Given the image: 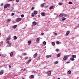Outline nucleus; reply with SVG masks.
Returning a JSON list of instances; mask_svg holds the SVG:
<instances>
[{"instance_id":"nucleus-1","label":"nucleus","mask_w":79,"mask_h":79,"mask_svg":"<svg viewBox=\"0 0 79 79\" xmlns=\"http://www.w3.org/2000/svg\"><path fill=\"white\" fill-rule=\"evenodd\" d=\"M21 21V18H18L16 19V22L17 23H18V22H19V21Z\"/></svg>"},{"instance_id":"nucleus-2","label":"nucleus","mask_w":79,"mask_h":79,"mask_svg":"<svg viewBox=\"0 0 79 79\" xmlns=\"http://www.w3.org/2000/svg\"><path fill=\"white\" fill-rule=\"evenodd\" d=\"M10 5V4H7L6 5L4 6V8H8V7H9V6Z\"/></svg>"},{"instance_id":"nucleus-3","label":"nucleus","mask_w":79,"mask_h":79,"mask_svg":"<svg viewBox=\"0 0 79 79\" xmlns=\"http://www.w3.org/2000/svg\"><path fill=\"white\" fill-rule=\"evenodd\" d=\"M64 60H66L68 59V56H64L63 58Z\"/></svg>"},{"instance_id":"nucleus-4","label":"nucleus","mask_w":79,"mask_h":79,"mask_svg":"<svg viewBox=\"0 0 79 79\" xmlns=\"http://www.w3.org/2000/svg\"><path fill=\"white\" fill-rule=\"evenodd\" d=\"M48 76H51L52 72L50 71H49L48 72Z\"/></svg>"},{"instance_id":"nucleus-5","label":"nucleus","mask_w":79,"mask_h":79,"mask_svg":"<svg viewBox=\"0 0 79 79\" xmlns=\"http://www.w3.org/2000/svg\"><path fill=\"white\" fill-rule=\"evenodd\" d=\"M69 31H67L66 32V34H65V35H66V36L68 35H69Z\"/></svg>"},{"instance_id":"nucleus-6","label":"nucleus","mask_w":79,"mask_h":79,"mask_svg":"<svg viewBox=\"0 0 79 79\" xmlns=\"http://www.w3.org/2000/svg\"><path fill=\"white\" fill-rule=\"evenodd\" d=\"M32 24L33 26H35L37 24V22H33L32 23Z\"/></svg>"},{"instance_id":"nucleus-7","label":"nucleus","mask_w":79,"mask_h":79,"mask_svg":"<svg viewBox=\"0 0 79 79\" xmlns=\"http://www.w3.org/2000/svg\"><path fill=\"white\" fill-rule=\"evenodd\" d=\"M41 16H45L46 14H45V13L42 12L41 14Z\"/></svg>"},{"instance_id":"nucleus-8","label":"nucleus","mask_w":79,"mask_h":79,"mask_svg":"<svg viewBox=\"0 0 79 79\" xmlns=\"http://www.w3.org/2000/svg\"><path fill=\"white\" fill-rule=\"evenodd\" d=\"M13 10H14V8L13 7H11L10 9V11H12Z\"/></svg>"},{"instance_id":"nucleus-9","label":"nucleus","mask_w":79,"mask_h":79,"mask_svg":"<svg viewBox=\"0 0 79 79\" xmlns=\"http://www.w3.org/2000/svg\"><path fill=\"white\" fill-rule=\"evenodd\" d=\"M10 40V37H8L6 39V41H8Z\"/></svg>"},{"instance_id":"nucleus-10","label":"nucleus","mask_w":79,"mask_h":79,"mask_svg":"<svg viewBox=\"0 0 79 79\" xmlns=\"http://www.w3.org/2000/svg\"><path fill=\"white\" fill-rule=\"evenodd\" d=\"M52 56V55H47L46 56V57L47 58H50Z\"/></svg>"},{"instance_id":"nucleus-11","label":"nucleus","mask_w":79,"mask_h":79,"mask_svg":"<svg viewBox=\"0 0 79 79\" xmlns=\"http://www.w3.org/2000/svg\"><path fill=\"white\" fill-rule=\"evenodd\" d=\"M40 38V37L37 38L36 39V42H37V43H39V41L40 40L39 39Z\"/></svg>"},{"instance_id":"nucleus-12","label":"nucleus","mask_w":79,"mask_h":79,"mask_svg":"<svg viewBox=\"0 0 79 79\" xmlns=\"http://www.w3.org/2000/svg\"><path fill=\"white\" fill-rule=\"evenodd\" d=\"M62 21H64L66 20V18L64 17H62L61 19Z\"/></svg>"},{"instance_id":"nucleus-13","label":"nucleus","mask_w":79,"mask_h":79,"mask_svg":"<svg viewBox=\"0 0 79 79\" xmlns=\"http://www.w3.org/2000/svg\"><path fill=\"white\" fill-rule=\"evenodd\" d=\"M45 6V5H44V4H42L41 5V8H43Z\"/></svg>"},{"instance_id":"nucleus-14","label":"nucleus","mask_w":79,"mask_h":79,"mask_svg":"<svg viewBox=\"0 0 79 79\" xmlns=\"http://www.w3.org/2000/svg\"><path fill=\"white\" fill-rule=\"evenodd\" d=\"M38 55L37 53H35V54H34V58H36V57H37V56Z\"/></svg>"},{"instance_id":"nucleus-15","label":"nucleus","mask_w":79,"mask_h":79,"mask_svg":"<svg viewBox=\"0 0 79 79\" xmlns=\"http://www.w3.org/2000/svg\"><path fill=\"white\" fill-rule=\"evenodd\" d=\"M53 6H50L49 9L50 10H52V9H53Z\"/></svg>"},{"instance_id":"nucleus-16","label":"nucleus","mask_w":79,"mask_h":79,"mask_svg":"<svg viewBox=\"0 0 79 79\" xmlns=\"http://www.w3.org/2000/svg\"><path fill=\"white\" fill-rule=\"evenodd\" d=\"M13 52H12L10 53V56H13Z\"/></svg>"},{"instance_id":"nucleus-17","label":"nucleus","mask_w":79,"mask_h":79,"mask_svg":"<svg viewBox=\"0 0 79 79\" xmlns=\"http://www.w3.org/2000/svg\"><path fill=\"white\" fill-rule=\"evenodd\" d=\"M67 16V15L65 14H63V17H66Z\"/></svg>"},{"instance_id":"nucleus-18","label":"nucleus","mask_w":79,"mask_h":79,"mask_svg":"<svg viewBox=\"0 0 79 79\" xmlns=\"http://www.w3.org/2000/svg\"><path fill=\"white\" fill-rule=\"evenodd\" d=\"M31 44V41H29L28 42V45H30Z\"/></svg>"},{"instance_id":"nucleus-19","label":"nucleus","mask_w":79,"mask_h":79,"mask_svg":"<svg viewBox=\"0 0 79 79\" xmlns=\"http://www.w3.org/2000/svg\"><path fill=\"white\" fill-rule=\"evenodd\" d=\"M67 73L68 74H71V71L70 70L68 71L67 72Z\"/></svg>"},{"instance_id":"nucleus-20","label":"nucleus","mask_w":79,"mask_h":79,"mask_svg":"<svg viewBox=\"0 0 79 79\" xmlns=\"http://www.w3.org/2000/svg\"><path fill=\"white\" fill-rule=\"evenodd\" d=\"M16 27H17V25H15L13 26V28H14V29H15V28H16Z\"/></svg>"},{"instance_id":"nucleus-21","label":"nucleus","mask_w":79,"mask_h":79,"mask_svg":"<svg viewBox=\"0 0 79 79\" xmlns=\"http://www.w3.org/2000/svg\"><path fill=\"white\" fill-rule=\"evenodd\" d=\"M52 45L53 46H54L55 45V43L54 42H52Z\"/></svg>"},{"instance_id":"nucleus-22","label":"nucleus","mask_w":79,"mask_h":79,"mask_svg":"<svg viewBox=\"0 0 79 79\" xmlns=\"http://www.w3.org/2000/svg\"><path fill=\"white\" fill-rule=\"evenodd\" d=\"M60 17H63V14H61L59 15Z\"/></svg>"},{"instance_id":"nucleus-23","label":"nucleus","mask_w":79,"mask_h":79,"mask_svg":"<svg viewBox=\"0 0 79 79\" xmlns=\"http://www.w3.org/2000/svg\"><path fill=\"white\" fill-rule=\"evenodd\" d=\"M72 57H73V58H76V56L75 55H73L72 56Z\"/></svg>"},{"instance_id":"nucleus-24","label":"nucleus","mask_w":79,"mask_h":79,"mask_svg":"<svg viewBox=\"0 0 79 79\" xmlns=\"http://www.w3.org/2000/svg\"><path fill=\"white\" fill-rule=\"evenodd\" d=\"M70 60L72 61H74V59L73 57L71 58Z\"/></svg>"},{"instance_id":"nucleus-25","label":"nucleus","mask_w":79,"mask_h":79,"mask_svg":"<svg viewBox=\"0 0 79 79\" xmlns=\"http://www.w3.org/2000/svg\"><path fill=\"white\" fill-rule=\"evenodd\" d=\"M34 13L35 15H37V11H34Z\"/></svg>"},{"instance_id":"nucleus-26","label":"nucleus","mask_w":79,"mask_h":79,"mask_svg":"<svg viewBox=\"0 0 79 79\" xmlns=\"http://www.w3.org/2000/svg\"><path fill=\"white\" fill-rule=\"evenodd\" d=\"M60 53L57 54V57H60Z\"/></svg>"},{"instance_id":"nucleus-27","label":"nucleus","mask_w":79,"mask_h":79,"mask_svg":"<svg viewBox=\"0 0 79 79\" xmlns=\"http://www.w3.org/2000/svg\"><path fill=\"white\" fill-rule=\"evenodd\" d=\"M43 43L44 45H46V44H47V42L45 41H44Z\"/></svg>"},{"instance_id":"nucleus-28","label":"nucleus","mask_w":79,"mask_h":79,"mask_svg":"<svg viewBox=\"0 0 79 79\" xmlns=\"http://www.w3.org/2000/svg\"><path fill=\"white\" fill-rule=\"evenodd\" d=\"M14 39H17V37L16 36H14Z\"/></svg>"},{"instance_id":"nucleus-29","label":"nucleus","mask_w":79,"mask_h":79,"mask_svg":"<svg viewBox=\"0 0 79 79\" xmlns=\"http://www.w3.org/2000/svg\"><path fill=\"white\" fill-rule=\"evenodd\" d=\"M1 57H2V58H4V57H5V55H4V54H2L1 55Z\"/></svg>"},{"instance_id":"nucleus-30","label":"nucleus","mask_w":79,"mask_h":79,"mask_svg":"<svg viewBox=\"0 0 79 79\" xmlns=\"http://www.w3.org/2000/svg\"><path fill=\"white\" fill-rule=\"evenodd\" d=\"M9 47H11V43H10L9 44Z\"/></svg>"},{"instance_id":"nucleus-31","label":"nucleus","mask_w":79,"mask_h":79,"mask_svg":"<svg viewBox=\"0 0 79 79\" xmlns=\"http://www.w3.org/2000/svg\"><path fill=\"white\" fill-rule=\"evenodd\" d=\"M34 75H32L31 76V78L32 79L34 78Z\"/></svg>"},{"instance_id":"nucleus-32","label":"nucleus","mask_w":79,"mask_h":79,"mask_svg":"<svg viewBox=\"0 0 79 79\" xmlns=\"http://www.w3.org/2000/svg\"><path fill=\"white\" fill-rule=\"evenodd\" d=\"M14 15H15V14L14 13H12L11 14V16H14Z\"/></svg>"},{"instance_id":"nucleus-33","label":"nucleus","mask_w":79,"mask_h":79,"mask_svg":"<svg viewBox=\"0 0 79 79\" xmlns=\"http://www.w3.org/2000/svg\"><path fill=\"white\" fill-rule=\"evenodd\" d=\"M58 5H62V3L61 2H59L58 3Z\"/></svg>"},{"instance_id":"nucleus-34","label":"nucleus","mask_w":79,"mask_h":79,"mask_svg":"<svg viewBox=\"0 0 79 79\" xmlns=\"http://www.w3.org/2000/svg\"><path fill=\"white\" fill-rule=\"evenodd\" d=\"M10 21H11L10 19H9L7 20V22H10Z\"/></svg>"},{"instance_id":"nucleus-35","label":"nucleus","mask_w":79,"mask_h":79,"mask_svg":"<svg viewBox=\"0 0 79 79\" xmlns=\"http://www.w3.org/2000/svg\"><path fill=\"white\" fill-rule=\"evenodd\" d=\"M69 4H71V5L72 4H73V2H69Z\"/></svg>"},{"instance_id":"nucleus-36","label":"nucleus","mask_w":79,"mask_h":79,"mask_svg":"<svg viewBox=\"0 0 79 79\" xmlns=\"http://www.w3.org/2000/svg\"><path fill=\"white\" fill-rule=\"evenodd\" d=\"M3 74V72H0V75H1Z\"/></svg>"},{"instance_id":"nucleus-37","label":"nucleus","mask_w":79,"mask_h":79,"mask_svg":"<svg viewBox=\"0 0 79 79\" xmlns=\"http://www.w3.org/2000/svg\"><path fill=\"white\" fill-rule=\"evenodd\" d=\"M21 18H23V17H24V15H21Z\"/></svg>"},{"instance_id":"nucleus-38","label":"nucleus","mask_w":79,"mask_h":79,"mask_svg":"<svg viewBox=\"0 0 79 79\" xmlns=\"http://www.w3.org/2000/svg\"><path fill=\"white\" fill-rule=\"evenodd\" d=\"M58 62L57 61L55 62V64H58Z\"/></svg>"},{"instance_id":"nucleus-39","label":"nucleus","mask_w":79,"mask_h":79,"mask_svg":"<svg viewBox=\"0 0 79 79\" xmlns=\"http://www.w3.org/2000/svg\"><path fill=\"white\" fill-rule=\"evenodd\" d=\"M19 2V0H16V2H17V3H18V2Z\"/></svg>"},{"instance_id":"nucleus-40","label":"nucleus","mask_w":79,"mask_h":79,"mask_svg":"<svg viewBox=\"0 0 79 79\" xmlns=\"http://www.w3.org/2000/svg\"><path fill=\"white\" fill-rule=\"evenodd\" d=\"M28 58V57H27L25 58L24 59H25V60H27V59Z\"/></svg>"},{"instance_id":"nucleus-41","label":"nucleus","mask_w":79,"mask_h":79,"mask_svg":"<svg viewBox=\"0 0 79 79\" xmlns=\"http://www.w3.org/2000/svg\"><path fill=\"white\" fill-rule=\"evenodd\" d=\"M56 50L57 52H59V49L58 48L56 49Z\"/></svg>"},{"instance_id":"nucleus-42","label":"nucleus","mask_w":79,"mask_h":79,"mask_svg":"<svg viewBox=\"0 0 79 79\" xmlns=\"http://www.w3.org/2000/svg\"><path fill=\"white\" fill-rule=\"evenodd\" d=\"M34 7H33L31 8V10H34Z\"/></svg>"},{"instance_id":"nucleus-43","label":"nucleus","mask_w":79,"mask_h":79,"mask_svg":"<svg viewBox=\"0 0 79 79\" xmlns=\"http://www.w3.org/2000/svg\"><path fill=\"white\" fill-rule=\"evenodd\" d=\"M57 44H60V42H59V41H57Z\"/></svg>"},{"instance_id":"nucleus-44","label":"nucleus","mask_w":79,"mask_h":79,"mask_svg":"<svg viewBox=\"0 0 79 79\" xmlns=\"http://www.w3.org/2000/svg\"><path fill=\"white\" fill-rule=\"evenodd\" d=\"M23 55H26V53H24L23 54Z\"/></svg>"},{"instance_id":"nucleus-45","label":"nucleus","mask_w":79,"mask_h":79,"mask_svg":"<svg viewBox=\"0 0 79 79\" xmlns=\"http://www.w3.org/2000/svg\"><path fill=\"white\" fill-rule=\"evenodd\" d=\"M33 73H36V72L35 71H33Z\"/></svg>"},{"instance_id":"nucleus-46","label":"nucleus","mask_w":79,"mask_h":79,"mask_svg":"<svg viewBox=\"0 0 79 79\" xmlns=\"http://www.w3.org/2000/svg\"><path fill=\"white\" fill-rule=\"evenodd\" d=\"M9 68H10H10H11V66H10V65H9Z\"/></svg>"},{"instance_id":"nucleus-47","label":"nucleus","mask_w":79,"mask_h":79,"mask_svg":"<svg viewBox=\"0 0 79 79\" xmlns=\"http://www.w3.org/2000/svg\"><path fill=\"white\" fill-rule=\"evenodd\" d=\"M41 35H44V33H41Z\"/></svg>"},{"instance_id":"nucleus-48","label":"nucleus","mask_w":79,"mask_h":79,"mask_svg":"<svg viewBox=\"0 0 79 79\" xmlns=\"http://www.w3.org/2000/svg\"><path fill=\"white\" fill-rule=\"evenodd\" d=\"M9 43H10V42H9V41H7L6 42V44H9Z\"/></svg>"},{"instance_id":"nucleus-49","label":"nucleus","mask_w":79,"mask_h":79,"mask_svg":"<svg viewBox=\"0 0 79 79\" xmlns=\"http://www.w3.org/2000/svg\"><path fill=\"white\" fill-rule=\"evenodd\" d=\"M28 61L29 62H30V61H31V60H29Z\"/></svg>"},{"instance_id":"nucleus-50","label":"nucleus","mask_w":79,"mask_h":79,"mask_svg":"<svg viewBox=\"0 0 79 79\" xmlns=\"http://www.w3.org/2000/svg\"><path fill=\"white\" fill-rule=\"evenodd\" d=\"M32 17L33 16H34V14H33V13L32 14Z\"/></svg>"},{"instance_id":"nucleus-51","label":"nucleus","mask_w":79,"mask_h":79,"mask_svg":"<svg viewBox=\"0 0 79 79\" xmlns=\"http://www.w3.org/2000/svg\"><path fill=\"white\" fill-rule=\"evenodd\" d=\"M70 63V62H66V63H67V64H68V63Z\"/></svg>"},{"instance_id":"nucleus-52","label":"nucleus","mask_w":79,"mask_h":79,"mask_svg":"<svg viewBox=\"0 0 79 79\" xmlns=\"http://www.w3.org/2000/svg\"><path fill=\"white\" fill-rule=\"evenodd\" d=\"M3 3H2V4H1V6H3Z\"/></svg>"},{"instance_id":"nucleus-53","label":"nucleus","mask_w":79,"mask_h":79,"mask_svg":"<svg viewBox=\"0 0 79 79\" xmlns=\"http://www.w3.org/2000/svg\"><path fill=\"white\" fill-rule=\"evenodd\" d=\"M54 34H55V35H57V34L56 33H54Z\"/></svg>"},{"instance_id":"nucleus-54","label":"nucleus","mask_w":79,"mask_h":79,"mask_svg":"<svg viewBox=\"0 0 79 79\" xmlns=\"http://www.w3.org/2000/svg\"><path fill=\"white\" fill-rule=\"evenodd\" d=\"M0 43H1V44H3V41H2V42H0Z\"/></svg>"},{"instance_id":"nucleus-55","label":"nucleus","mask_w":79,"mask_h":79,"mask_svg":"<svg viewBox=\"0 0 79 79\" xmlns=\"http://www.w3.org/2000/svg\"><path fill=\"white\" fill-rule=\"evenodd\" d=\"M27 63H29V62L28 61H27Z\"/></svg>"},{"instance_id":"nucleus-56","label":"nucleus","mask_w":79,"mask_h":79,"mask_svg":"<svg viewBox=\"0 0 79 79\" xmlns=\"http://www.w3.org/2000/svg\"><path fill=\"white\" fill-rule=\"evenodd\" d=\"M26 69H24L23 70L24 71H25L26 70Z\"/></svg>"},{"instance_id":"nucleus-57","label":"nucleus","mask_w":79,"mask_h":79,"mask_svg":"<svg viewBox=\"0 0 79 79\" xmlns=\"http://www.w3.org/2000/svg\"><path fill=\"white\" fill-rule=\"evenodd\" d=\"M16 12V11H15V10H14L13 11V12Z\"/></svg>"},{"instance_id":"nucleus-58","label":"nucleus","mask_w":79,"mask_h":79,"mask_svg":"<svg viewBox=\"0 0 79 79\" xmlns=\"http://www.w3.org/2000/svg\"><path fill=\"white\" fill-rule=\"evenodd\" d=\"M2 56V55L1 54H0V56Z\"/></svg>"},{"instance_id":"nucleus-59","label":"nucleus","mask_w":79,"mask_h":79,"mask_svg":"<svg viewBox=\"0 0 79 79\" xmlns=\"http://www.w3.org/2000/svg\"><path fill=\"white\" fill-rule=\"evenodd\" d=\"M46 8L47 7H48V6H46Z\"/></svg>"},{"instance_id":"nucleus-60","label":"nucleus","mask_w":79,"mask_h":79,"mask_svg":"<svg viewBox=\"0 0 79 79\" xmlns=\"http://www.w3.org/2000/svg\"><path fill=\"white\" fill-rule=\"evenodd\" d=\"M22 79H24V78H23Z\"/></svg>"}]
</instances>
